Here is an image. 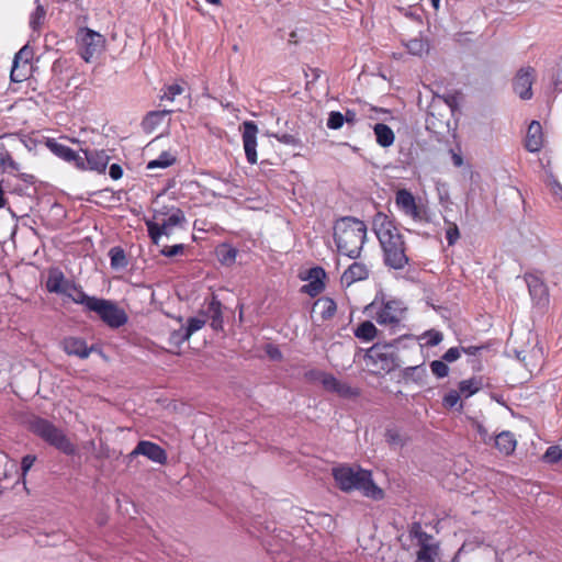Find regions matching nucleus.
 I'll return each instance as SVG.
<instances>
[{
	"mask_svg": "<svg viewBox=\"0 0 562 562\" xmlns=\"http://www.w3.org/2000/svg\"><path fill=\"white\" fill-rule=\"evenodd\" d=\"M206 321L200 317H190L188 319L187 326L184 327L187 335L191 337L195 331L200 330Z\"/></svg>",
	"mask_w": 562,
	"mask_h": 562,
	"instance_id": "nucleus-45",
	"label": "nucleus"
},
{
	"mask_svg": "<svg viewBox=\"0 0 562 562\" xmlns=\"http://www.w3.org/2000/svg\"><path fill=\"white\" fill-rule=\"evenodd\" d=\"M189 339L190 337L187 335L184 326H181L179 329L172 330L170 333L168 341L170 346L180 348L181 345Z\"/></svg>",
	"mask_w": 562,
	"mask_h": 562,
	"instance_id": "nucleus-39",
	"label": "nucleus"
},
{
	"mask_svg": "<svg viewBox=\"0 0 562 562\" xmlns=\"http://www.w3.org/2000/svg\"><path fill=\"white\" fill-rule=\"evenodd\" d=\"M76 42L79 55L87 63L100 55L105 45L104 36L88 27L78 30Z\"/></svg>",
	"mask_w": 562,
	"mask_h": 562,
	"instance_id": "nucleus-9",
	"label": "nucleus"
},
{
	"mask_svg": "<svg viewBox=\"0 0 562 562\" xmlns=\"http://www.w3.org/2000/svg\"><path fill=\"white\" fill-rule=\"evenodd\" d=\"M36 460V457L33 454H26L22 458L21 461V470H22V476L24 477L26 473L30 471V469L33 467L34 462Z\"/></svg>",
	"mask_w": 562,
	"mask_h": 562,
	"instance_id": "nucleus-51",
	"label": "nucleus"
},
{
	"mask_svg": "<svg viewBox=\"0 0 562 562\" xmlns=\"http://www.w3.org/2000/svg\"><path fill=\"white\" fill-rule=\"evenodd\" d=\"M370 269L364 262L355 261L344 271L340 282L344 286L348 288L358 281L368 279Z\"/></svg>",
	"mask_w": 562,
	"mask_h": 562,
	"instance_id": "nucleus-18",
	"label": "nucleus"
},
{
	"mask_svg": "<svg viewBox=\"0 0 562 562\" xmlns=\"http://www.w3.org/2000/svg\"><path fill=\"white\" fill-rule=\"evenodd\" d=\"M31 61L24 60L23 63H20L19 60H13L10 74L11 80L14 82H22L31 76Z\"/></svg>",
	"mask_w": 562,
	"mask_h": 562,
	"instance_id": "nucleus-29",
	"label": "nucleus"
},
{
	"mask_svg": "<svg viewBox=\"0 0 562 562\" xmlns=\"http://www.w3.org/2000/svg\"><path fill=\"white\" fill-rule=\"evenodd\" d=\"M207 3H211V4H215V5H220L221 4V0H206Z\"/></svg>",
	"mask_w": 562,
	"mask_h": 562,
	"instance_id": "nucleus-64",
	"label": "nucleus"
},
{
	"mask_svg": "<svg viewBox=\"0 0 562 562\" xmlns=\"http://www.w3.org/2000/svg\"><path fill=\"white\" fill-rule=\"evenodd\" d=\"M44 145L58 158L74 165L78 170L86 171L87 166L82 156L76 153L70 147L58 143L55 138L45 137Z\"/></svg>",
	"mask_w": 562,
	"mask_h": 562,
	"instance_id": "nucleus-13",
	"label": "nucleus"
},
{
	"mask_svg": "<svg viewBox=\"0 0 562 562\" xmlns=\"http://www.w3.org/2000/svg\"><path fill=\"white\" fill-rule=\"evenodd\" d=\"M536 78V70L531 66L520 68L513 79V89L522 100L532 98V85Z\"/></svg>",
	"mask_w": 562,
	"mask_h": 562,
	"instance_id": "nucleus-14",
	"label": "nucleus"
},
{
	"mask_svg": "<svg viewBox=\"0 0 562 562\" xmlns=\"http://www.w3.org/2000/svg\"><path fill=\"white\" fill-rule=\"evenodd\" d=\"M461 357V350L459 347L449 348L442 356L445 362L457 361Z\"/></svg>",
	"mask_w": 562,
	"mask_h": 562,
	"instance_id": "nucleus-50",
	"label": "nucleus"
},
{
	"mask_svg": "<svg viewBox=\"0 0 562 562\" xmlns=\"http://www.w3.org/2000/svg\"><path fill=\"white\" fill-rule=\"evenodd\" d=\"M386 441L392 446H403L404 440L396 429H387L385 432Z\"/></svg>",
	"mask_w": 562,
	"mask_h": 562,
	"instance_id": "nucleus-48",
	"label": "nucleus"
},
{
	"mask_svg": "<svg viewBox=\"0 0 562 562\" xmlns=\"http://www.w3.org/2000/svg\"><path fill=\"white\" fill-rule=\"evenodd\" d=\"M333 476L338 487L344 492L358 490L363 496L381 501L384 492L372 480V473L361 468L339 467L333 470Z\"/></svg>",
	"mask_w": 562,
	"mask_h": 562,
	"instance_id": "nucleus-4",
	"label": "nucleus"
},
{
	"mask_svg": "<svg viewBox=\"0 0 562 562\" xmlns=\"http://www.w3.org/2000/svg\"><path fill=\"white\" fill-rule=\"evenodd\" d=\"M395 204L401 212L415 222L428 223L430 221L427 207L418 204L415 196L407 189H400L395 194Z\"/></svg>",
	"mask_w": 562,
	"mask_h": 562,
	"instance_id": "nucleus-11",
	"label": "nucleus"
},
{
	"mask_svg": "<svg viewBox=\"0 0 562 562\" xmlns=\"http://www.w3.org/2000/svg\"><path fill=\"white\" fill-rule=\"evenodd\" d=\"M109 256L111 259V267L113 269H123L128 265V260L126 258L125 251L121 247H113L109 251Z\"/></svg>",
	"mask_w": 562,
	"mask_h": 562,
	"instance_id": "nucleus-35",
	"label": "nucleus"
},
{
	"mask_svg": "<svg viewBox=\"0 0 562 562\" xmlns=\"http://www.w3.org/2000/svg\"><path fill=\"white\" fill-rule=\"evenodd\" d=\"M139 454L161 465L166 464L168 460L166 450L159 445L148 440H140L131 452L132 457Z\"/></svg>",
	"mask_w": 562,
	"mask_h": 562,
	"instance_id": "nucleus-15",
	"label": "nucleus"
},
{
	"mask_svg": "<svg viewBox=\"0 0 562 562\" xmlns=\"http://www.w3.org/2000/svg\"><path fill=\"white\" fill-rule=\"evenodd\" d=\"M257 134L258 126L254 121L243 123V144L247 161L250 165L257 162Z\"/></svg>",
	"mask_w": 562,
	"mask_h": 562,
	"instance_id": "nucleus-16",
	"label": "nucleus"
},
{
	"mask_svg": "<svg viewBox=\"0 0 562 562\" xmlns=\"http://www.w3.org/2000/svg\"><path fill=\"white\" fill-rule=\"evenodd\" d=\"M442 405L447 409H457L461 412L463 409V403L461 402V395L458 390H450L442 397Z\"/></svg>",
	"mask_w": 562,
	"mask_h": 562,
	"instance_id": "nucleus-36",
	"label": "nucleus"
},
{
	"mask_svg": "<svg viewBox=\"0 0 562 562\" xmlns=\"http://www.w3.org/2000/svg\"><path fill=\"white\" fill-rule=\"evenodd\" d=\"M367 239V225L353 216H344L334 224V240L339 254L356 259Z\"/></svg>",
	"mask_w": 562,
	"mask_h": 562,
	"instance_id": "nucleus-2",
	"label": "nucleus"
},
{
	"mask_svg": "<svg viewBox=\"0 0 562 562\" xmlns=\"http://www.w3.org/2000/svg\"><path fill=\"white\" fill-rule=\"evenodd\" d=\"M492 441H494V446L499 453L504 456H510L516 450L517 440L514 434L508 430L499 432Z\"/></svg>",
	"mask_w": 562,
	"mask_h": 562,
	"instance_id": "nucleus-24",
	"label": "nucleus"
},
{
	"mask_svg": "<svg viewBox=\"0 0 562 562\" xmlns=\"http://www.w3.org/2000/svg\"><path fill=\"white\" fill-rule=\"evenodd\" d=\"M409 537L419 547L416 562H436L439 555V548L434 542L432 536L425 532L419 522L412 524Z\"/></svg>",
	"mask_w": 562,
	"mask_h": 562,
	"instance_id": "nucleus-10",
	"label": "nucleus"
},
{
	"mask_svg": "<svg viewBox=\"0 0 562 562\" xmlns=\"http://www.w3.org/2000/svg\"><path fill=\"white\" fill-rule=\"evenodd\" d=\"M63 295L69 297L74 303L82 305L85 312H88L89 304L91 303L92 300L95 299V296L88 295L80 285L76 284L72 281L68 285L67 291L64 292Z\"/></svg>",
	"mask_w": 562,
	"mask_h": 562,
	"instance_id": "nucleus-25",
	"label": "nucleus"
},
{
	"mask_svg": "<svg viewBox=\"0 0 562 562\" xmlns=\"http://www.w3.org/2000/svg\"><path fill=\"white\" fill-rule=\"evenodd\" d=\"M429 1H430L431 5H432V8H434L435 10H438V9H439V7H440V0H429Z\"/></svg>",
	"mask_w": 562,
	"mask_h": 562,
	"instance_id": "nucleus-63",
	"label": "nucleus"
},
{
	"mask_svg": "<svg viewBox=\"0 0 562 562\" xmlns=\"http://www.w3.org/2000/svg\"><path fill=\"white\" fill-rule=\"evenodd\" d=\"M445 223L447 225L446 228V239L449 246H453L460 238L459 227L454 222H450L445 218Z\"/></svg>",
	"mask_w": 562,
	"mask_h": 562,
	"instance_id": "nucleus-41",
	"label": "nucleus"
},
{
	"mask_svg": "<svg viewBox=\"0 0 562 562\" xmlns=\"http://www.w3.org/2000/svg\"><path fill=\"white\" fill-rule=\"evenodd\" d=\"M10 156H11L10 151L3 145H1L0 146V166H2V164H4V161Z\"/></svg>",
	"mask_w": 562,
	"mask_h": 562,
	"instance_id": "nucleus-59",
	"label": "nucleus"
},
{
	"mask_svg": "<svg viewBox=\"0 0 562 562\" xmlns=\"http://www.w3.org/2000/svg\"><path fill=\"white\" fill-rule=\"evenodd\" d=\"M7 204V199L4 196L3 191V173L0 172V209L4 207Z\"/></svg>",
	"mask_w": 562,
	"mask_h": 562,
	"instance_id": "nucleus-57",
	"label": "nucleus"
},
{
	"mask_svg": "<svg viewBox=\"0 0 562 562\" xmlns=\"http://www.w3.org/2000/svg\"><path fill=\"white\" fill-rule=\"evenodd\" d=\"M314 305H315V307L321 308V315H322V318H324V319L331 318L337 312L336 302L331 297H328V296H322V297L317 299Z\"/></svg>",
	"mask_w": 562,
	"mask_h": 562,
	"instance_id": "nucleus-32",
	"label": "nucleus"
},
{
	"mask_svg": "<svg viewBox=\"0 0 562 562\" xmlns=\"http://www.w3.org/2000/svg\"><path fill=\"white\" fill-rule=\"evenodd\" d=\"M373 132L375 135L376 143L381 147L386 148L394 144L395 134L389 125H386L384 123H376L373 126Z\"/></svg>",
	"mask_w": 562,
	"mask_h": 562,
	"instance_id": "nucleus-26",
	"label": "nucleus"
},
{
	"mask_svg": "<svg viewBox=\"0 0 562 562\" xmlns=\"http://www.w3.org/2000/svg\"><path fill=\"white\" fill-rule=\"evenodd\" d=\"M543 146V133L541 124L538 121H532L527 130L525 147L530 153L539 151Z\"/></svg>",
	"mask_w": 562,
	"mask_h": 562,
	"instance_id": "nucleus-22",
	"label": "nucleus"
},
{
	"mask_svg": "<svg viewBox=\"0 0 562 562\" xmlns=\"http://www.w3.org/2000/svg\"><path fill=\"white\" fill-rule=\"evenodd\" d=\"M268 353H269L270 358H272V359L280 360L282 358L281 351L278 348H276V347L270 348L268 350Z\"/></svg>",
	"mask_w": 562,
	"mask_h": 562,
	"instance_id": "nucleus-60",
	"label": "nucleus"
},
{
	"mask_svg": "<svg viewBox=\"0 0 562 562\" xmlns=\"http://www.w3.org/2000/svg\"><path fill=\"white\" fill-rule=\"evenodd\" d=\"M471 424H472V428L477 434L480 441L485 445H490L493 440V437L490 435L488 429L481 422H479L476 419H472Z\"/></svg>",
	"mask_w": 562,
	"mask_h": 562,
	"instance_id": "nucleus-40",
	"label": "nucleus"
},
{
	"mask_svg": "<svg viewBox=\"0 0 562 562\" xmlns=\"http://www.w3.org/2000/svg\"><path fill=\"white\" fill-rule=\"evenodd\" d=\"M378 333V328L371 321H363L353 329L355 337L366 342L375 339Z\"/></svg>",
	"mask_w": 562,
	"mask_h": 562,
	"instance_id": "nucleus-27",
	"label": "nucleus"
},
{
	"mask_svg": "<svg viewBox=\"0 0 562 562\" xmlns=\"http://www.w3.org/2000/svg\"><path fill=\"white\" fill-rule=\"evenodd\" d=\"M274 137L281 144L291 145V146L300 145V139L296 136H294L293 134H289V133L274 134Z\"/></svg>",
	"mask_w": 562,
	"mask_h": 562,
	"instance_id": "nucleus-49",
	"label": "nucleus"
},
{
	"mask_svg": "<svg viewBox=\"0 0 562 562\" xmlns=\"http://www.w3.org/2000/svg\"><path fill=\"white\" fill-rule=\"evenodd\" d=\"M308 379L318 380L326 392L334 393L341 398L352 400L360 396V389L337 379L334 374L312 370L306 373Z\"/></svg>",
	"mask_w": 562,
	"mask_h": 562,
	"instance_id": "nucleus-8",
	"label": "nucleus"
},
{
	"mask_svg": "<svg viewBox=\"0 0 562 562\" xmlns=\"http://www.w3.org/2000/svg\"><path fill=\"white\" fill-rule=\"evenodd\" d=\"M70 283L59 268L48 269L45 286L49 293L64 294Z\"/></svg>",
	"mask_w": 562,
	"mask_h": 562,
	"instance_id": "nucleus-20",
	"label": "nucleus"
},
{
	"mask_svg": "<svg viewBox=\"0 0 562 562\" xmlns=\"http://www.w3.org/2000/svg\"><path fill=\"white\" fill-rule=\"evenodd\" d=\"M345 116V122L348 124H353L357 121V115L355 111L347 110Z\"/></svg>",
	"mask_w": 562,
	"mask_h": 562,
	"instance_id": "nucleus-58",
	"label": "nucleus"
},
{
	"mask_svg": "<svg viewBox=\"0 0 562 562\" xmlns=\"http://www.w3.org/2000/svg\"><path fill=\"white\" fill-rule=\"evenodd\" d=\"M2 166L15 171L20 169V165L13 159L12 155L8 157Z\"/></svg>",
	"mask_w": 562,
	"mask_h": 562,
	"instance_id": "nucleus-56",
	"label": "nucleus"
},
{
	"mask_svg": "<svg viewBox=\"0 0 562 562\" xmlns=\"http://www.w3.org/2000/svg\"><path fill=\"white\" fill-rule=\"evenodd\" d=\"M373 231L383 250L384 263L395 270L408 265L406 243L398 227L386 214L378 212L372 222Z\"/></svg>",
	"mask_w": 562,
	"mask_h": 562,
	"instance_id": "nucleus-1",
	"label": "nucleus"
},
{
	"mask_svg": "<svg viewBox=\"0 0 562 562\" xmlns=\"http://www.w3.org/2000/svg\"><path fill=\"white\" fill-rule=\"evenodd\" d=\"M430 370L439 379L446 378L449 374V367L443 360H434L430 363Z\"/></svg>",
	"mask_w": 562,
	"mask_h": 562,
	"instance_id": "nucleus-43",
	"label": "nucleus"
},
{
	"mask_svg": "<svg viewBox=\"0 0 562 562\" xmlns=\"http://www.w3.org/2000/svg\"><path fill=\"white\" fill-rule=\"evenodd\" d=\"M87 313H94L110 328H120L128 321L125 311L116 303L97 296L89 304Z\"/></svg>",
	"mask_w": 562,
	"mask_h": 562,
	"instance_id": "nucleus-7",
	"label": "nucleus"
},
{
	"mask_svg": "<svg viewBox=\"0 0 562 562\" xmlns=\"http://www.w3.org/2000/svg\"><path fill=\"white\" fill-rule=\"evenodd\" d=\"M205 315L211 318V327L214 330H223L224 321H223L222 303L215 294L211 295V299L207 303V307L205 311Z\"/></svg>",
	"mask_w": 562,
	"mask_h": 562,
	"instance_id": "nucleus-23",
	"label": "nucleus"
},
{
	"mask_svg": "<svg viewBox=\"0 0 562 562\" xmlns=\"http://www.w3.org/2000/svg\"><path fill=\"white\" fill-rule=\"evenodd\" d=\"M484 347L482 346H468V347H460L461 353H467L470 356H475L479 353L480 350H482Z\"/></svg>",
	"mask_w": 562,
	"mask_h": 562,
	"instance_id": "nucleus-55",
	"label": "nucleus"
},
{
	"mask_svg": "<svg viewBox=\"0 0 562 562\" xmlns=\"http://www.w3.org/2000/svg\"><path fill=\"white\" fill-rule=\"evenodd\" d=\"M363 312L380 326L387 328L391 334H396L404 328L408 307L403 300L386 297L382 294L381 296L376 295L375 299L364 307Z\"/></svg>",
	"mask_w": 562,
	"mask_h": 562,
	"instance_id": "nucleus-3",
	"label": "nucleus"
},
{
	"mask_svg": "<svg viewBox=\"0 0 562 562\" xmlns=\"http://www.w3.org/2000/svg\"><path fill=\"white\" fill-rule=\"evenodd\" d=\"M543 458L549 463H555L562 459V450L557 446H551L547 449Z\"/></svg>",
	"mask_w": 562,
	"mask_h": 562,
	"instance_id": "nucleus-46",
	"label": "nucleus"
},
{
	"mask_svg": "<svg viewBox=\"0 0 562 562\" xmlns=\"http://www.w3.org/2000/svg\"><path fill=\"white\" fill-rule=\"evenodd\" d=\"M422 339H426V341H425L426 346L435 347L442 341L443 336L440 331H438L436 329H430L423 334Z\"/></svg>",
	"mask_w": 562,
	"mask_h": 562,
	"instance_id": "nucleus-42",
	"label": "nucleus"
},
{
	"mask_svg": "<svg viewBox=\"0 0 562 562\" xmlns=\"http://www.w3.org/2000/svg\"><path fill=\"white\" fill-rule=\"evenodd\" d=\"M31 57L32 52L26 46H24L19 50L13 60H19L20 63H23L24 60L30 61Z\"/></svg>",
	"mask_w": 562,
	"mask_h": 562,
	"instance_id": "nucleus-54",
	"label": "nucleus"
},
{
	"mask_svg": "<svg viewBox=\"0 0 562 562\" xmlns=\"http://www.w3.org/2000/svg\"><path fill=\"white\" fill-rule=\"evenodd\" d=\"M325 278L326 272L322 267L311 268L308 271L310 282L302 286V292L308 294L312 297L317 296L325 289Z\"/></svg>",
	"mask_w": 562,
	"mask_h": 562,
	"instance_id": "nucleus-19",
	"label": "nucleus"
},
{
	"mask_svg": "<svg viewBox=\"0 0 562 562\" xmlns=\"http://www.w3.org/2000/svg\"><path fill=\"white\" fill-rule=\"evenodd\" d=\"M482 386L483 384L480 378H470L459 382L458 391L461 397L469 398L470 396L476 394L482 389Z\"/></svg>",
	"mask_w": 562,
	"mask_h": 562,
	"instance_id": "nucleus-30",
	"label": "nucleus"
},
{
	"mask_svg": "<svg viewBox=\"0 0 562 562\" xmlns=\"http://www.w3.org/2000/svg\"><path fill=\"white\" fill-rule=\"evenodd\" d=\"M83 159L87 166V170L95 171L98 173H103L109 165L110 156L105 150L101 149H82Z\"/></svg>",
	"mask_w": 562,
	"mask_h": 562,
	"instance_id": "nucleus-17",
	"label": "nucleus"
},
{
	"mask_svg": "<svg viewBox=\"0 0 562 562\" xmlns=\"http://www.w3.org/2000/svg\"><path fill=\"white\" fill-rule=\"evenodd\" d=\"M552 193L562 201V186L560 183H554L552 186Z\"/></svg>",
	"mask_w": 562,
	"mask_h": 562,
	"instance_id": "nucleus-61",
	"label": "nucleus"
},
{
	"mask_svg": "<svg viewBox=\"0 0 562 562\" xmlns=\"http://www.w3.org/2000/svg\"><path fill=\"white\" fill-rule=\"evenodd\" d=\"M61 347L68 356H76L80 359H87L92 351V347H88L86 340L79 337H66L61 341Z\"/></svg>",
	"mask_w": 562,
	"mask_h": 562,
	"instance_id": "nucleus-21",
	"label": "nucleus"
},
{
	"mask_svg": "<svg viewBox=\"0 0 562 562\" xmlns=\"http://www.w3.org/2000/svg\"><path fill=\"white\" fill-rule=\"evenodd\" d=\"M218 261L224 266H232L235 263L238 250L229 244L223 243L215 249Z\"/></svg>",
	"mask_w": 562,
	"mask_h": 562,
	"instance_id": "nucleus-28",
	"label": "nucleus"
},
{
	"mask_svg": "<svg viewBox=\"0 0 562 562\" xmlns=\"http://www.w3.org/2000/svg\"><path fill=\"white\" fill-rule=\"evenodd\" d=\"M46 20V10L42 4H37L35 10L31 13L29 24L33 33L37 36L41 34Z\"/></svg>",
	"mask_w": 562,
	"mask_h": 562,
	"instance_id": "nucleus-31",
	"label": "nucleus"
},
{
	"mask_svg": "<svg viewBox=\"0 0 562 562\" xmlns=\"http://www.w3.org/2000/svg\"><path fill=\"white\" fill-rule=\"evenodd\" d=\"M31 430L44 441L55 447L67 456L76 453V446L68 439L65 432L53 423L44 418H35L30 424Z\"/></svg>",
	"mask_w": 562,
	"mask_h": 562,
	"instance_id": "nucleus-6",
	"label": "nucleus"
},
{
	"mask_svg": "<svg viewBox=\"0 0 562 562\" xmlns=\"http://www.w3.org/2000/svg\"><path fill=\"white\" fill-rule=\"evenodd\" d=\"M409 54L422 57L429 52L428 41L423 37H414L405 44Z\"/></svg>",
	"mask_w": 562,
	"mask_h": 562,
	"instance_id": "nucleus-33",
	"label": "nucleus"
},
{
	"mask_svg": "<svg viewBox=\"0 0 562 562\" xmlns=\"http://www.w3.org/2000/svg\"><path fill=\"white\" fill-rule=\"evenodd\" d=\"M184 252V245L183 244H177V245H172V246H165L161 250H160V254L165 257H176V256H179V255H183Z\"/></svg>",
	"mask_w": 562,
	"mask_h": 562,
	"instance_id": "nucleus-47",
	"label": "nucleus"
},
{
	"mask_svg": "<svg viewBox=\"0 0 562 562\" xmlns=\"http://www.w3.org/2000/svg\"><path fill=\"white\" fill-rule=\"evenodd\" d=\"M412 371V372H422L423 374L426 373V369L422 366H415V367H409L406 369L405 371V374L407 375L408 372Z\"/></svg>",
	"mask_w": 562,
	"mask_h": 562,
	"instance_id": "nucleus-62",
	"label": "nucleus"
},
{
	"mask_svg": "<svg viewBox=\"0 0 562 562\" xmlns=\"http://www.w3.org/2000/svg\"><path fill=\"white\" fill-rule=\"evenodd\" d=\"M172 112V110L150 111L144 119V126L153 130L156 126H158L164 121V119Z\"/></svg>",
	"mask_w": 562,
	"mask_h": 562,
	"instance_id": "nucleus-34",
	"label": "nucleus"
},
{
	"mask_svg": "<svg viewBox=\"0 0 562 562\" xmlns=\"http://www.w3.org/2000/svg\"><path fill=\"white\" fill-rule=\"evenodd\" d=\"M412 337V335H403L389 344H374L364 355L366 364L371 367L375 374L394 371L398 367V358L395 352L396 345L402 339Z\"/></svg>",
	"mask_w": 562,
	"mask_h": 562,
	"instance_id": "nucleus-5",
	"label": "nucleus"
},
{
	"mask_svg": "<svg viewBox=\"0 0 562 562\" xmlns=\"http://www.w3.org/2000/svg\"><path fill=\"white\" fill-rule=\"evenodd\" d=\"M176 162V157L171 154L164 151L159 155L157 159L150 160L147 164V169L151 170L155 168H167L172 166Z\"/></svg>",
	"mask_w": 562,
	"mask_h": 562,
	"instance_id": "nucleus-37",
	"label": "nucleus"
},
{
	"mask_svg": "<svg viewBox=\"0 0 562 562\" xmlns=\"http://www.w3.org/2000/svg\"><path fill=\"white\" fill-rule=\"evenodd\" d=\"M184 91L183 87L179 83H172L165 86L161 89V94L159 95V100L162 102L165 100L167 101H173L177 95H180Z\"/></svg>",
	"mask_w": 562,
	"mask_h": 562,
	"instance_id": "nucleus-38",
	"label": "nucleus"
},
{
	"mask_svg": "<svg viewBox=\"0 0 562 562\" xmlns=\"http://www.w3.org/2000/svg\"><path fill=\"white\" fill-rule=\"evenodd\" d=\"M184 222L186 216L183 211L180 209H175L172 213L161 223L146 221L148 236L154 244L158 245L162 235L169 236L171 234L172 227L182 225Z\"/></svg>",
	"mask_w": 562,
	"mask_h": 562,
	"instance_id": "nucleus-12",
	"label": "nucleus"
},
{
	"mask_svg": "<svg viewBox=\"0 0 562 562\" xmlns=\"http://www.w3.org/2000/svg\"><path fill=\"white\" fill-rule=\"evenodd\" d=\"M109 175L113 180H119L123 176V168L119 164H112L109 169Z\"/></svg>",
	"mask_w": 562,
	"mask_h": 562,
	"instance_id": "nucleus-53",
	"label": "nucleus"
},
{
	"mask_svg": "<svg viewBox=\"0 0 562 562\" xmlns=\"http://www.w3.org/2000/svg\"><path fill=\"white\" fill-rule=\"evenodd\" d=\"M345 123V116L338 111H331L327 119V127L329 130H339Z\"/></svg>",
	"mask_w": 562,
	"mask_h": 562,
	"instance_id": "nucleus-44",
	"label": "nucleus"
},
{
	"mask_svg": "<svg viewBox=\"0 0 562 562\" xmlns=\"http://www.w3.org/2000/svg\"><path fill=\"white\" fill-rule=\"evenodd\" d=\"M528 286H529V292L531 295L539 294L540 296H542V295L547 294V288L542 283L536 282V284H533V285L531 283H529Z\"/></svg>",
	"mask_w": 562,
	"mask_h": 562,
	"instance_id": "nucleus-52",
	"label": "nucleus"
}]
</instances>
